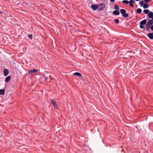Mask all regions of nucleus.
<instances>
[{
  "label": "nucleus",
  "instance_id": "6ab92c4d",
  "mask_svg": "<svg viewBox=\"0 0 153 153\" xmlns=\"http://www.w3.org/2000/svg\"><path fill=\"white\" fill-rule=\"evenodd\" d=\"M122 2L123 4H128L129 3V1H128L127 0H123L122 1Z\"/></svg>",
  "mask_w": 153,
  "mask_h": 153
},
{
  "label": "nucleus",
  "instance_id": "9b49d317",
  "mask_svg": "<svg viewBox=\"0 0 153 153\" xmlns=\"http://www.w3.org/2000/svg\"><path fill=\"white\" fill-rule=\"evenodd\" d=\"M73 75L79 77H81L82 76V74L78 72H75L73 74Z\"/></svg>",
  "mask_w": 153,
  "mask_h": 153
},
{
  "label": "nucleus",
  "instance_id": "a211bd4d",
  "mask_svg": "<svg viewBox=\"0 0 153 153\" xmlns=\"http://www.w3.org/2000/svg\"><path fill=\"white\" fill-rule=\"evenodd\" d=\"M143 12L146 14H147L148 15L149 12V10H143Z\"/></svg>",
  "mask_w": 153,
  "mask_h": 153
},
{
  "label": "nucleus",
  "instance_id": "5701e85b",
  "mask_svg": "<svg viewBox=\"0 0 153 153\" xmlns=\"http://www.w3.org/2000/svg\"><path fill=\"white\" fill-rule=\"evenodd\" d=\"M139 4L141 6H143L144 4L142 0L140 1L139 2Z\"/></svg>",
  "mask_w": 153,
  "mask_h": 153
},
{
  "label": "nucleus",
  "instance_id": "cd10ccee",
  "mask_svg": "<svg viewBox=\"0 0 153 153\" xmlns=\"http://www.w3.org/2000/svg\"><path fill=\"white\" fill-rule=\"evenodd\" d=\"M110 0L111 2H114V1H115V0Z\"/></svg>",
  "mask_w": 153,
  "mask_h": 153
},
{
  "label": "nucleus",
  "instance_id": "f3484780",
  "mask_svg": "<svg viewBox=\"0 0 153 153\" xmlns=\"http://www.w3.org/2000/svg\"><path fill=\"white\" fill-rule=\"evenodd\" d=\"M149 7V5L146 3L144 4L143 5V7L144 9L148 8Z\"/></svg>",
  "mask_w": 153,
  "mask_h": 153
},
{
  "label": "nucleus",
  "instance_id": "393cba45",
  "mask_svg": "<svg viewBox=\"0 0 153 153\" xmlns=\"http://www.w3.org/2000/svg\"><path fill=\"white\" fill-rule=\"evenodd\" d=\"M28 37L31 39H32V36L31 35H29L28 36Z\"/></svg>",
  "mask_w": 153,
  "mask_h": 153
},
{
  "label": "nucleus",
  "instance_id": "f8f14e48",
  "mask_svg": "<svg viewBox=\"0 0 153 153\" xmlns=\"http://www.w3.org/2000/svg\"><path fill=\"white\" fill-rule=\"evenodd\" d=\"M113 14L116 15H118L120 14V12L118 10H115L113 12Z\"/></svg>",
  "mask_w": 153,
  "mask_h": 153
},
{
  "label": "nucleus",
  "instance_id": "7c9ffc66",
  "mask_svg": "<svg viewBox=\"0 0 153 153\" xmlns=\"http://www.w3.org/2000/svg\"><path fill=\"white\" fill-rule=\"evenodd\" d=\"M0 13H1V12H0Z\"/></svg>",
  "mask_w": 153,
  "mask_h": 153
},
{
  "label": "nucleus",
  "instance_id": "20e7f679",
  "mask_svg": "<svg viewBox=\"0 0 153 153\" xmlns=\"http://www.w3.org/2000/svg\"><path fill=\"white\" fill-rule=\"evenodd\" d=\"M3 74L4 76H7L9 74V71L7 69H4L3 70Z\"/></svg>",
  "mask_w": 153,
  "mask_h": 153
},
{
  "label": "nucleus",
  "instance_id": "2eb2a0df",
  "mask_svg": "<svg viewBox=\"0 0 153 153\" xmlns=\"http://www.w3.org/2000/svg\"><path fill=\"white\" fill-rule=\"evenodd\" d=\"M151 27V25H149L148 23H147V24L146 25V29L147 30H149V29Z\"/></svg>",
  "mask_w": 153,
  "mask_h": 153
},
{
  "label": "nucleus",
  "instance_id": "4468645a",
  "mask_svg": "<svg viewBox=\"0 0 153 153\" xmlns=\"http://www.w3.org/2000/svg\"><path fill=\"white\" fill-rule=\"evenodd\" d=\"M148 24L150 25H152L153 24V20L152 19L149 20L147 23Z\"/></svg>",
  "mask_w": 153,
  "mask_h": 153
},
{
  "label": "nucleus",
  "instance_id": "f257e3e1",
  "mask_svg": "<svg viewBox=\"0 0 153 153\" xmlns=\"http://www.w3.org/2000/svg\"><path fill=\"white\" fill-rule=\"evenodd\" d=\"M147 22L146 20L145 19L140 21V28L142 29L144 28V25H145Z\"/></svg>",
  "mask_w": 153,
  "mask_h": 153
},
{
  "label": "nucleus",
  "instance_id": "6e6552de",
  "mask_svg": "<svg viewBox=\"0 0 153 153\" xmlns=\"http://www.w3.org/2000/svg\"><path fill=\"white\" fill-rule=\"evenodd\" d=\"M38 70L36 69H34L33 70H30L28 71V74H31L33 73H36L37 71Z\"/></svg>",
  "mask_w": 153,
  "mask_h": 153
},
{
  "label": "nucleus",
  "instance_id": "c756f323",
  "mask_svg": "<svg viewBox=\"0 0 153 153\" xmlns=\"http://www.w3.org/2000/svg\"><path fill=\"white\" fill-rule=\"evenodd\" d=\"M135 0L136 1H140V0Z\"/></svg>",
  "mask_w": 153,
  "mask_h": 153
},
{
  "label": "nucleus",
  "instance_id": "39448f33",
  "mask_svg": "<svg viewBox=\"0 0 153 153\" xmlns=\"http://www.w3.org/2000/svg\"><path fill=\"white\" fill-rule=\"evenodd\" d=\"M91 7L94 10H95L97 9H98L97 5L92 4L91 5Z\"/></svg>",
  "mask_w": 153,
  "mask_h": 153
},
{
  "label": "nucleus",
  "instance_id": "423d86ee",
  "mask_svg": "<svg viewBox=\"0 0 153 153\" xmlns=\"http://www.w3.org/2000/svg\"><path fill=\"white\" fill-rule=\"evenodd\" d=\"M149 18L152 19L153 20V13L152 12H150L148 15Z\"/></svg>",
  "mask_w": 153,
  "mask_h": 153
},
{
  "label": "nucleus",
  "instance_id": "1a4fd4ad",
  "mask_svg": "<svg viewBox=\"0 0 153 153\" xmlns=\"http://www.w3.org/2000/svg\"><path fill=\"white\" fill-rule=\"evenodd\" d=\"M147 36L148 37L151 39H153V35L151 33H149L147 35Z\"/></svg>",
  "mask_w": 153,
  "mask_h": 153
},
{
  "label": "nucleus",
  "instance_id": "412c9836",
  "mask_svg": "<svg viewBox=\"0 0 153 153\" xmlns=\"http://www.w3.org/2000/svg\"><path fill=\"white\" fill-rule=\"evenodd\" d=\"M142 12V10L140 8H138L137 10V13H140Z\"/></svg>",
  "mask_w": 153,
  "mask_h": 153
},
{
  "label": "nucleus",
  "instance_id": "aec40b11",
  "mask_svg": "<svg viewBox=\"0 0 153 153\" xmlns=\"http://www.w3.org/2000/svg\"><path fill=\"white\" fill-rule=\"evenodd\" d=\"M114 8L115 10H119V7L117 5H115L114 6Z\"/></svg>",
  "mask_w": 153,
  "mask_h": 153
},
{
  "label": "nucleus",
  "instance_id": "dca6fc26",
  "mask_svg": "<svg viewBox=\"0 0 153 153\" xmlns=\"http://www.w3.org/2000/svg\"><path fill=\"white\" fill-rule=\"evenodd\" d=\"M122 14L123 16L125 18H127L128 16V14L126 13H124Z\"/></svg>",
  "mask_w": 153,
  "mask_h": 153
},
{
  "label": "nucleus",
  "instance_id": "ddd939ff",
  "mask_svg": "<svg viewBox=\"0 0 153 153\" xmlns=\"http://www.w3.org/2000/svg\"><path fill=\"white\" fill-rule=\"evenodd\" d=\"M5 94V90L4 89L0 90V94L2 95H4Z\"/></svg>",
  "mask_w": 153,
  "mask_h": 153
},
{
  "label": "nucleus",
  "instance_id": "c85d7f7f",
  "mask_svg": "<svg viewBox=\"0 0 153 153\" xmlns=\"http://www.w3.org/2000/svg\"><path fill=\"white\" fill-rule=\"evenodd\" d=\"M44 79L45 80H46L47 79V78L46 77H44Z\"/></svg>",
  "mask_w": 153,
  "mask_h": 153
},
{
  "label": "nucleus",
  "instance_id": "a878e982",
  "mask_svg": "<svg viewBox=\"0 0 153 153\" xmlns=\"http://www.w3.org/2000/svg\"><path fill=\"white\" fill-rule=\"evenodd\" d=\"M144 1L148 3L149 2L150 0H144Z\"/></svg>",
  "mask_w": 153,
  "mask_h": 153
},
{
  "label": "nucleus",
  "instance_id": "0eeeda50",
  "mask_svg": "<svg viewBox=\"0 0 153 153\" xmlns=\"http://www.w3.org/2000/svg\"><path fill=\"white\" fill-rule=\"evenodd\" d=\"M134 2V1L133 0H130L129 2V6L131 7H133L134 6L133 3Z\"/></svg>",
  "mask_w": 153,
  "mask_h": 153
},
{
  "label": "nucleus",
  "instance_id": "7ed1b4c3",
  "mask_svg": "<svg viewBox=\"0 0 153 153\" xmlns=\"http://www.w3.org/2000/svg\"><path fill=\"white\" fill-rule=\"evenodd\" d=\"M51 100V101L52 104L54 106V107L56 109H57L58 108L57 103H56V101H55L53 100Z\"/></svg>",
  "mask_w": 153,
  "mask_h": 153
},
{
  "label": "nucleus",
  "instance_id": "9d476101",
  "mask_svg": "<svg viewBox=\"0 0 153 153\" xmlns=\"http://www.w3.org/2000/svg\"><path fill=\"white\" fill-rule=\"evenodd\" d=\"M11 78V77L10 76H8L5 79V81L7 82H9L10 81Z\"/></svg>",
  "mask_w": 153,
  "mask_h": 153
},
{
  "label": "nucleus",
  "instance_id": "2f4dec72",
  "mask_svg": "<svg viewBox=\"0 0 153 153\" xmlns=\"http://www.w3.org/2000/svg\"><path fill=\"white\" fill-rule=\"evenodd\" d=\"M152 33V34H153V33Z\"/></svg>",
  "mask_w": 153,
  "mask_h": 153
},
{
  "label": "nucleus",
  "instance_id": "4be33fe9",
  "mask_svg": "<svg viewBox=\"0 0 153 153\" xmlns=\"http://www.w3.org/2000/svg\"><path fill=\"white\" fill-rule=\"evenodd\" d=\"M120 12L122 14H123L124 13H126V10L123 9H121L120 10Z\"/></svg>",
  "mask_w": 153,
  "mask_h": 153
},
{
  "label": "nucleus",
  "instance_id": "f03ea898",
  "mask_svg": "<svg viewBox=\"0 0 153 153\" xmlns=\"http://www.w3.org/2000/svg\"><path fill=\"white\" fill-rule=\"evenodd\" d=\"M97 6L98 10L102 11L105 8V5L104 4H102L97 5Z\"/></svg>",
  "mask_w": 153,
  "mask_h": 153
},
{
  "label": "nucleus",
  "instance_id": "bb28decb",
  "mask_svg": "<svg viewBox=\"0 0 153 153\" xmlns=\"http://www.w3.org/2000/svg\"><path fill=\"white\" fill-rule=\"evenodd\" d=\"M152 31H153V25H151V27H150Z\"/></svg>",
  "mask_w": 153,
  "mask_h": 153
},
{
  "label": "nucleus",
  "instance_id": "b1692460",
  "mask_svg": "<svg viewBox=\"0 0 153 153\" xmlns=\"http://www.w3.org/2000/svg\"><path fill=\"white\" fill-rule=\"evenodd\" d=\"M114 21L116 24H118L119 22V20L118 19H114Z\"/></svg>",
  "mask_w": 153,
  "mask_h": 153
}]
</instances>
